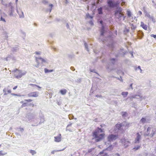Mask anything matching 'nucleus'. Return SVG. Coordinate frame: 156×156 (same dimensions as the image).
Instances as JSON below:
<instances>
[{
    "label": "nucleus",
    "mask_w": 156,
    "mask_h": 156,
    "mask_svg": "<svg viewBox=\"0 0 156 156\" xmlns=\"http://www.w3.org/2000/svg\"><path fill=\"white\" fill-rule=\"evenodd\" d=\"M101 133L103 132L102 130L100 128H98V130H97L93 133V136L94 138L95 139L96 142H98L101 140L104 136V134L103 133L99 134V132Z\"/></svg>",
    "instance_id": "nucleus-1"
},
{
    "label": "nucleus",
    "mask_w": 156,
    "mask_h": 156,
    "mask_svg": "<svg viewBox=\"0 0 156 156\" xmlns=\"http://www.w3.org/2000/svg\"><path fill=\"white\" fill-rule=\"evenodd\" d=\"M122 9L121 8H118L115 10V15L116 19L119 21H123L125 20L126 16L122 13Z\"/></svg>",
    "instance_id": "nucleus-2"
},
{
    "label": "nucleus",
    "mask_w": 156,
    "mask_h": 156,
    "mask_svg": "<svg viewBox=\"0 0 156 156\" xmlns=\"http://www.w3.org/2000/svg\"><path fill=\"white\" fill-rule=\"evenodd\" d=\"M12 72L14 73V76L17 79L21 78L23 76H24L27 73V72L24 70H19L16 69L12 71Z\"/></svg>",
    "instance_id": "nucleus-3"
},
{
    "label": "nucleus",
    "mask_w": 156,
    "mask_h": 156,
    "mask_svg": "<svg viewBox=\"0 0 156 156\" xmlns=\"http://www.w3.org/2000/svg\"><path fill=\"white\" fill-rule=\"evenodd\" d=\"M156 129L151 126L148 127L147 132L144 134V136H153L155 133Z\"/></svg>",
    "instance_id": "nucleus-4"
},
{
    "label": "nucleus",
    "mask_w": 156,
    "mask_h": 156,
    "mask_svg": "<svg viewBox=\"0 0 156 156\" xmlns=\"http://www.w3.org/2000/svg\"><path fill=\"white\" fill-rule=\"evenodd\" d=\"M35 60L37 64L36 65H35V66L37 68L39 67L40 62H41V63L42 64L48 63V60L47 59H44L40 57H35Z\"/></svg>",
    "instance_id": "nucleus-5"
},
{
    "label": "nucleus",
    "mask_w": 156,
    "mask_h": 156,
    "mask_svg": "<svg viewBox=\"0 0 156 156\" xmlns=\"http://www.w3.org/2000/svg\"><path fill=\"white\" fill-rule=\"evenodd\" d=\"M117 137V136L116 135L113 134L110 135L108 137V141L109 142L113 141L115 140Z\"/></svg>",
    "instance_id": "nucleus-6"
},
{
    "label": "nucleus",
    "mask_w": 156,
    "mask_h": 156,
    "mask_svg": "<svg viewBox=\"0 0 156 156\" xmlns=\"http://www.w3.org/2000/svg\"><path fill=\"white\" fill-rule=\"evenodd\" d=\"M110 62L111 63H109L108 65L106 66V69H109L110 70H112L113 69L111 68L110 66L112 65H113L115 62V58H112L110 60Z\"/></svg>",
    "instance_id": "nucleus-7"
},
{
    "label": "nucleus",
    "mask_w": 156,
    "mask_h": 156,
    "mask_svg": "<svg viewBox=\"0 0 156 156\" xmlns=\"http://www.w3.org/2000/svg\"><path fill=\"white\" fill-rule=\"evenodd\" d=\"M39 93L37 92H30L27 94L28 97H37L38 96Z\"/></svg>",
    "instance_id": "nucleus-8"
},
{
    "label": "nucleus",
    "mask_w": 156,
    "mask_h": 156,
    "mask_svg": "<svg viewBox=\"0 0 156 156\" xmlns=\"http://www.w3.org/2000/svg\"><path fill=\"white\" fill-rule=\"evenodd\" d=\"M136 136L135 139L134 143L136 144L139 143L140 142V141L141 139V136L139 134V133H136Z\"/></svg>",
    "instance_id": "nucleus-9"
},
{
    "label": "nucleus",
    "mask_w": 156,
    "mask_h": 156,
    "mask_svg": "<svg viewBox=\"0 0 156 156\" xmlns=\"http://www.w3.org/2000/svg\"><path fill=\"white\" fill-rule=\"evenodd\" d=\"M121 143L125 147H126L128 146L130 144L129 141L127 140H126L125 138L122 139L121 140Z\"/></svg>",
    "instance_id": "nucleus-10"
},
{
    "label": "nucleus",
    "mask_w": 156,
    "mask_h": 156,
    "mask_svg": "<svg viewBox=\"0 0 156 156\" xmlns=\"http://www.w3.org/2000/svg\"><path fill=\"white\" fill-rule=\"evenodd\" d=\"M61 134H59L58 136L54 137V141L56 142H59L61 141Z\"/></svg>",
    "instance_id": "nucleus-11"
},
{
    "label": "nucleus",
    "mask_w": 156,
    "mask_h": 156,
    "mask_svg": "<svg viewBox=\"0 0 156 156\" xmlns=\"http://www.w3.org/2000/svg\"><path fill=\"white\" fill-rule=\"evenodd\" d=\"M103 22L102 21L100 20V23L102 25L101 28V31H100V33H101L100 37H101V36H103L104 34L105 33V27L103 25Z\"/></svg>",
    "instance_id": "nucleus-12"
},
{
    "label": "nucleus",
    "mask_w": 156,
    "mask_h": 156,
    "mask_svg": "<svg viewBox=\"0 0 156 156\" xmlns=\"http://www.w3.org/2000/svg\"><path fill=\"white\" fill-rule=\"evenodd\" d=\"M145 16L149 18L154 23L156 22L155 19L152 16H151L148 13H146L145 14Z\"/></svg>",
    "instance_id": "nucleus-13"
},
{
    "label": "nucleus",
    "mask_w": 156,
    "mask_h": 156,
    "mask_svg": "<svg viewBox=\"0 0 156 156\" xmlns=\"http://www.w3.org/2000/svg\"><path fill=\"white\" fill-rule=\"evenodd\" d=\"M108 4L109 6L110 7H113L116 6V4L111 0H108Z\"/></svg>",
    "instance_id": "nucleus-14"
},
{
    "label": "nucleus",
    "mask_w": 156,
    "mask_h": 156,
    "mask_svg": "<svg viewBox=\"0 0 156 156\" xmlns=\"http://www.w3.org/2000/svg\"><path fill=\"white\" fill-rule=\"evenodd\" d=\"M40 121L39 124H41L43 123L45 121L44 115L42 114L40 115Z\"/></svg>",
    "instance_id": "nucleus-15"
},
{
    "label": "nucleus",
    "mask_w": 156,
    "mask_h": 156,
    "mask_svg": "<svg viewBox=\"0 0 156 156\" xmlns=\"http://www.w3.org/2000/svg\"><path fill=\"white\" fill-rule=\"evenodd\" d=\"M72 123H71L69 124L67 126V127L66 129V131H69L70 132H72L73 131V130H74V129H71L69 127L71 126L72 125Z\"/></svg>",
    "instance_id": "nucleus-16"
},
{
    "label": "nucleus",
    "mask_w": 156,
    "mask_h": 156,
    "mask_svg": "<svg viewBox=\"0 0 156 156\" xmlns=\"http://www.w3.org/2000/svg\"><path fill=\"white\" fill-rule=\"evenodd\" d=\"M16 9L17 13L19 14V16L20 17L22 18H24V15L23 12L21 11L20 13L19 12L17 8H16Z\"/></svg>",
    "instance_id": "nucleus-17"
},
{
    "label": "nucleus",
    "mask_w": 156,
    "mask_h": 156,
    "mask_svg": "<svg viewBox=\"0 0 156 156\" xmlns=\"http://www.w3.org/2000/svg\"><path fill=\"white\" fill-rule=\"evenodd\" d=\"M141 26L145 30H147V26L143 22H141Z\"/></svg>",
    "instance_id": "nucleus-18"
},
{
    "label": "nucleus",
    "mask_w": 156,
    "mask_h": 156,
    "mask_svg": "<svg viewBox=\"0 0 156 156\" xmlns=\"http://www.w3.org/2000/svg\"><path fill=\"white\" fill-rule=\"evenodd\" d=\"M143 35L144 34L141 31H139L138 32V36L139 38L141 39L143 37Z\"/></svg>",
    "instance_id": "nucleus-19"
},
{
    "label": "nucleus",
    "mask_w": 156,
    "mask_h": 156,
    "mask_svg": "<svg viewBox=\"0 0 156 156\" xmlns=\"http://www.w3.org/2000/svg\"><path fill=\"white\" fill-rule=\"evenodd\" d=\"M60 92L62 95H64L66 94L67 92V90L66 89H64L61 90L60 91Z\"/></svg>",
    "instance_id": "nucleus-20"
},
{
    "label": "nucleus",
    "mask_w": 156,
    "mask_h": 156,
    "mask_svg": "<svg viewBox=\"0 0 156 156\" xmlns=\"http://www.w3.org/2000/svg\"><path fill=\"white\" fill-rule=\"evenodd\" d=\"M65 149V148H64V149H62V150H54L53 151H52L51 153L52 154H55V152H59V151H63Z\"/></svg>",
    "instance_id": "nucleus-21"
},
{
    "label": "nucleus",
    "mask_w": 156,
    "mask_h": 156,
    "mask_svg": "<svg viewBox=\"0 0 156 156\" xmlns=\"http://www.w3.org/2000/svg\"><path fill=\"white\" fill-rule=\"evenodd\" d=\"M122 127V124H117L115 125V127L118 129V130H121Z\"/></svg>",
    "instance_id": "nucleus-22"
},
{
    "label": "nucleus",
    "mask_w": 156,
    "mask_h": 156,
    "mask_svg": "<svg viewBox=\"0 0 156 156\" xmlns=\"http://www.w3.org/2000/svg\"><path fill=\"white\" fill-rule=\"evenodd\" d=\"M14 12V9H10L9 15L10 16H13V12Z\"/></svg>",
    "instance_id": "nucleus-23"
},
{
    "label": "nucleus",
    "mask_w": 156,
    "mask_h": 156,
    "mask_svg": "<svg viewBox=\"0 0 156 156\" xmlns=\"http://www.w3.org/2000/svg\"><path fill=\"white\" fill-rule=\"evenodd\" d=\"M98 13L99 14H103L102 7H100L97 9Z\"/></svg>",
    "instance_id": "nucleus-24"
},
{
    "label": "nucleus",
    "mask_w": 156,
    "mask_h": 156,
    "mask_svg": "<svg viewBox=\"0 0 156 156\" xmlns=\"http://www.w3.org/2000/svg\"><path fill=\"white\" fill-rule=\"evenodd\" d=\"M93 17L90 16L89 13H87L86 15V18L90 19L91 20L93 19Z\"/></svg>",
    "instance_id": "nucleus-25"
},
{
    "label": "nucleus",
    "mask_w": 156,
    "mask_h": 156,
    "mask_svg": "<svg viewBox=\"0 0 156 156\" xmlns=\"http://www.w3.org/2000/svg\"><path fill=\"white\" fill-rule=\"evenodd\" d=\"M128 94V92H123L121 94L123 96L124 98H125L127 96Z\"/></svg>",
    "instance_id": "nucleus-26"
},
{
    "label": "nucleus",
    "mask_w": 156,
    "mask_h": 156,
    "mask_svg": "<svg viewBox=\"0 0 156 156\" xmlns=\"http://www.w3.org/2000/svg\"><path fill=\"white\" fill-rule=\"evenodd\" d=\"M146 122V119L145 118H142L140 121V123H141L143 124L145 123Z\"/></svg>",
    "instance_id": "nucleus-27"
},
{
    "label": "nucleus",
    "mask_w": 156,
    "mask_h": 156,
    "mask_svg": "<svg viewBox=\"0 0 156 156\" xmlns=\"http://www.w3.org/2000/svg\"><path fill=\"white\" fill-rule=\"evenodd\" d=\"M113 149V146L112 145H111L108 147L107 148L106 150L107 151H111Z\"/></svg>",
    "instance_id": "nucleus-28"
},
{
    "label": "nucleus",
    "mask_w": 156,
    "mask_h": 156,
    "mask_svg": "<svg viewBox=\"0 0 156 156\" xmlns=\"http://www.w3.org/2000/svg\"><path fill=\"white\" fill-rule=\"evenodd\" d=\"M8 7L9 8V9H14V7L12 5V3L11 2L9 3Z\"/></svg>",
    "instance_id": "nucleus-29"
},
{
    "label": "nucleus",
    "mask_w": 156,
    "mask_h": 156,
    "mask_svg": "<svg viewBox=\"0 0 156 156\" xmlns=\"http://www.w3.org/2000/svg\"><path fill=\"white\" fill-rule=\"evenodd\" d=\"M44 72L45 73H49V72H51L53 71V70H49L47 69L46 68H45L44 69Z\"/></svg>",
    "instance_id": "nucleus-30"
},
{
    "label": "nucleus",
    "mask_w": 156,
    "mask_h": 156,
    "mask_svg": "<svg viewBox=\"0 0 156 156\" xmlns=\"http://www.w3.org/2000/svg\"><path fill=\"white\" fill-rule=\"evenodd\" d=\"M30 152L32 155H34L36 154V152L32 150H30Z\"/></svg>",
    "instance_id": "nucleus-31"
},
{
    "label": "nucleus",
    "mask_w": 156,
    "mask_h": 156,
    "mask_svg": "<svg viewBox=\"0 0 156 156\" xmlns=\"http://www.w3.org/2000/svg\"><path fill=\"white\" fill-rule=\"evenodd\" d=\"M84 44L85 48V49L87 51H89V49L88 48V45H87V43H86V42L84 41Z\"/></svg>",
    "instance_id": "nucleus-32"
},
{
    "label": "nucleus",
    "mask_w": 156,
    "mask_h": 156,
    "mask_svg": "<svg viewBox=\"0 0 156 156\" xmlns=\"http://www.w3.org/2000/svg\"><path fill=\"white\" fill-rule=\"evenodd\" d=\"M11 94L13 96H18V97H21V96H24V95H21V94H14V93H12Z\"/></svg>",
    "instance_id": "nucleus-33"
},
{
    "label": "nucleus",
    "mask_w": 156,
    "mask_h": 156,
    "mask_svg": "<svg viewBox=\"0 0 156 156\" xmlns=\"http://www.w3.org/2000/svg\"><path fill=\"white\" fill-rule=\"evenodd\" d=\"M127 12L128 16L129 17H130L132 15V13L131 11L130 10H128Z\"/></svg>",
    "instance_id": "nucleus-34"
},
{
    "label": "nucleus",
    "mask_w": 156,
    "mask_h": 156,
    "mask_svg": "<svg viewBox=\"0 0 156 156\" xmlns=\"http://www.w3.org/2000/svg\"><path fill=\"white\" fill-rule=\"evenodd\" d=\"M136 99H138L140 100H141L142 99V97L140 96V95H136Z\"/></svg>",
    "instance_id": "nucleus-35"
},
{
    "label": "nucleus",
    "mask_w": 156,
    "mask_h": 156,
    "mask_svg": "<svg viewBox=\"0 0 156 156\" xmlns=\"http://www.w3.org/2000/svg\"><path fill=\"white\" fill-rule=\"evenodd\" d=\"M1 3L4 5L6 7L7 6V4L5 3V2L3 1V0H1Z\"/></svg>",
    "instance_id": "nucleus-36"
},
{
    "label": "nucleus",
    "mask_w": 156,
    "mask_h": 156,
    "mask_svg": "<svg viewBox=\"0 0 156 156\" xmlns=\"http://www.w3.org/2000/svg\"><path fill=\"white\" fill-rule=\"evenodd\" d=\"M6 152H3V151H0V155H5L7 154Z\"/></svg>",
    "instance_id": "nucleus-37"
},
{
    "label": "nucleus",
    "mask_w": 156,
    "mask_h": 156,
    "mask_svg": "<svg viewBox=\"0 0 156 156\" xmlns=\"http://www.w3.org/2000/svg\"><path fill=\"white\" fill-rule=\"evenodd\" d=\"M49 7H50V8L48 10V11L50 12H51L52 8L53 6V5L52 4H50L49 5Z\"/></svg>",
    "instance_id": "nucleus-38"
},
{
    "label": "nucleus",
    "mask_w": 156,
    "mask_h": 156,
    "mask_svg": "<svg viewBox=\"0 0 156 156\" xmlns=\"http://www.w3.org/2000/svg\"><path fill=\"white\" fill-rule=\"evenodd\" d=\"M19 48L17 47H16L15 48H13V51L16 52L18 50H19Z\"/></svg>",
    "instance_id": "nucleus-39"
},
{
    "label": "nucleus",
    "mask_w": 156,
    "mask_h": 156,
    "mask_svg": "<svg viewBox=\"0 0 156 156\" xmlns=\"http://www.w3.org/2000/svg\"><path fill=\"white\" fill-rule=\"evenodd\" d=\"M140 147V145H138L136 147H135L133 148V149H134L135 150H138L139 149Z\"/></svg>",
    "instance_id": "nucleus-40"
},
{
    "label": "nucleus",
    "mask_w": 156,
    "mask_h": 156,
    "mask_svg": "<svg viewBox=\"0 0 156 156\" xmlns=\"http://www.w3.org/2000/svg\"><path fill=\"white\" fill-rule=\"evenodd\" d=\"M42 3L44 5H46L48 3V1L47 0H43Z\"/></svg>",
    "instance_id": "nucleus-41"
},
{
    "label": "nucleus",
    "mask_w": 156,
    "mask_h": 156,
    "mask_svg": "<svg viewBox=\"0 0 156 156\" xmlns=\"http://www.w3.org/2000/svg\"><path fill=\"white\" fill-rule=\"evenodd\" d=\"M0 21H3L4 22H5V19L2 17V16H1L0 18Z\"/></svg>",
    "instance_id": "nucleus-42"
},
{
    "label": "nucleus",
    "mask_w": 156,
    "mask_h": 156,
    "mask_svg": "<svg viewBox=\"0 0 156 156\" xmlns=\"http://www.w3.org/2000/svg\"><path fill=\"white\" fill-rule=\"evenodd\" d=\"M27 106V104L26 103H23L21 105L22 107H24Z\"/></svg>",
    "instance_id": "nucleus-43"
},
{
    "label": "nucleus",
    "mask_w": 156,
    "mask_h": 156,
    "mask_svg": "<svg viewBox=\"0 0 156 156\" xmlns=\"http://www.w3.org/2000/svg\"><path fill=\"white\" fill-rule=\"evenodd\" d=\"M25 101H27V102H31L32 101V100L31 99H25L24 100Z\"/></svg>",
    "instance_id": "nucleus-44"
},
{
    "label": "nucleus",
    "mask_w": 156,
    "mask_h": 156,
    "mask_svg": "<svg viewBox=\"0 0 156 156\" xmlns=\"http://www.w3.org/2000/svg\"><path fill=\"white\" fill-rule=\"evenodd\" d=\"M131 28L132 30H134L136 28V27L133 24H132Z\"/></svg>",
    "instance_id": "nucleus-45"
},
{
    "label": "nucleus",
    "mask_w": 156,
    "mask_h": 156,
    "mask_svg": "<svg viewBox=\"0 0 156 156\" xmlns=\"http://www.w3.org/2000/svg\"><path fill=\"white\" fill-rule=\"evenodd\" d=\"M127 114V113L126 112H122V116L125 117L126 116V114Z\"/></svg>",
    "instance_id": "nucleus-46"
},
{
    "label": "nucleus",
    "mask_w": 156,
    "mask_h": 156,
    "mask_svg": "<svg viewBox=\"0 0 156 156\" xmlns=\"http://www.w3.org/2000/svg\"><path fill=\"white\" fill-rule=\"evenodd\" d=\"M136 95H132L131 97H130V99H133V98H136Z\"/></svg>",
    "instance_id": "nucleus-47"
},
{
    "label": "nucleus",
    "mask_w": 156,
    "mask_h": 156,
    "mask_svg": "<svg viewBox=\"0 0 156 156\" xmlns=\"http://www.w3.org/2000/svg\"><path fill=\"white\" fill-rule=\"evenodd\" d=\"M150 36L151 37H153L154 38H156V35L151 34Z\"/></svg>",
    "instance_id": "nucleus-48"
},
{
    "label": "nucleus",
    "mask_w": 156,
    "mask_h": 156,
    "mask_svg": "<svg viewBox=\"0 0 156 156\" xmlns=\"http://www.w3.org/2000/svg\"><path fill=\"white\" fill-rule=\"evenodd\" d=\"M19 131L22 132H23L24 131V129L22 128H19Z\"/></svg>",
    "instance_id": "nucleus-49"
},
{
    "label": "nucleus",
    "mask_w": 156,
    "mask_h": 156,
    "mask_svg": "<svg viewBox=\"0 0 156 156\" xmlns=\"http://www.w3.org/2000/svg\"><path fill=\"white\" fill-rule=\"evenodd\" d=\"M112 156H120V155L119 154L116 153L112 154Z\"/></svg>",
    "instance_id": "nucleus-50"
},
{
    "label": "nucleus",
    "mask_w": 156,
    "mask_h": 156,
    "mask_svg": "<svg viewBox=\"0 0 156 156\" xmlns=\"http://www.w3.org/2000/svg\"><path fill=\"white\" fill-rule=\"evenodd\" d=\"M121 73H122V74L123 75H124V74L123 72H122L121 70L118 71L117 72V73L118 74H119Z\"/></svg>",
    "instance_id": "nucleus-51"
},
{
    "label": "nucleus",
    "mask_w": 156,
    "mask_h": 156,
    "mask_svg": "<svg viewBox=\"0 0 156 156\" xmlns=\"http://www.w3.org/2000/svg\"><path fill=\"white\" fill-rule=\"evenodd\" d=\"M89 23L91 25H94V23L93 22V21L91 20L89 21Z\"/></svg>",
    "instance_id": "nucleus-52"
},
{
    "label": "nucleus",
    "mask_w": 156,
    "mask_h": 156,
    "mask_svg": "<svg viewBox=\"0 0 156 156\" xmlns=\"http://www.w3.org/2000/svg\"><path fill=\"white\" fill-rule=\"evenodd\" d=\"M30 85H32V86H36V87H38V88H41V87L38 86V85H35V84H30Z\"/></svg>",
    "instance_id": "nucleus-53"
},
{
    "label": "nucleus",
    "mask_w": 156,
    "mask_h": 156,
    "mask_svg": "<svg viewBox=\"0 0 156 156\" xmlns=\"http://www.w3.org/2000/svg\"><path fill=\"white\" fill-rule=\"evenodd\" d=\"M41 53V52L40 51H36L35 52V53L36 54L38 55H40Z\"/></svg>",
    "instance_id": "nucleus-54"
},
{
    "label": "nucleus",
    "mask_w": 156,
    "mask_h": 156,
    "mask_svg": "<svg viewBox=\"0 0 156 156\" xmlns=\"http://www.w3.org/2000/svg\"><path fill=\"white\" fill-rule=\"evenodd\" d=\"M69 119H74V116L73 115H72V117L69 116Z\"/></svg>",
    "instance_id": "nucleus-55"
},
{
    "label": "nucleus",
    "mask_w": 156,
    "mask_h": 156,
    "mask_svg": "<svg viewBox=\"0 0 156 156\" xmlns=\"http://www.w3.org/2000/svg\"><path fill=\"white\" fill-rule=\"evenodd\" d=\"M66 27L68 29L69 28V26L68 23H67L66 25Z\"/></svg>",
    "instance_id": "nucleus-56"
},
{
    "label": "nucleus",
    "mask_w": 156,
    "mask_h": 156,
    "mask_svg": "<svg viewBox=\"0 0 156 156\" xmlns=\"http://www.w3.org/2000/svg\"><path fill=\"white\" fill-rule=\"evenodd\" d=\"M18 1V0H16V8H17V2Z\"/></svg>",
    "instance_id": "nucleus-57"
},
{
    "label": "nucleus",
    "mask_w": 156,
    "mask_h": 156,
    "mask_svg": "<svg viewBox=\"0 0 156 156\" xmlns=\"http://www.w3.org/2000/svg\"><path fill=\"white\" fill-rule=\"evenodd\" d=\"M21 33L22 34H23V35H24V36H25V35H26V34H25V33H24V32H23V31H22V32H21Z\"/></svg>",
    "instance_id": "nucleus-58"
},
{
    "label": "nucleus",
    "mask_w": 156,
    "mask_h": 156,
    "mask_svg": "<svg viewBox=\"0 0 156 156\" xmlns=\"http://www.w3.org/2000/svg\"><path fill=\"white\" fill-rule=\"evenodd\" d=\"M70 69L72 70H73V71H74L75 69L74 68V67H70Z\"/></svg>",
    "instance_id": "nucleus-59"
},
{
    "label": "nucleus",
    "mask_w": 156,
    "mask_h": 156,
    "mask_svg": "<svg viewBox=\"0 0 156 156\" xmlns=\"http://www.w3.org/2000/svg\"><path fill=\"white\" fill-rule=\"evenodd\" d=\"M141 69L140 68V66H138L137 67V68H136V69H135L136 70L137 69Z\"/></svg>",
    "instance_id": "nucleus-60"
},
{
    "label": "nucleus",
    "mask_w": 156,
    "mask_h": 156,
    "mask_svg": "<svg viewBox=\"0 0 156 156\" xmlns=\"http://www.w3.org/2000/svg\"><path fill=\"white\" fill-rule=\"evenodd\" d=\"M90 72H92L95 73V70L94 69H91L90 70Z\"/></svg>",
    "instance_id": "nucleus-61"
},
{
    "label": "nucleus",
    "mask_w": 156,
    "mask_h": 156,
    "mask_svg": "<svg viewBox=\"0 0 156 156\" xmlns=\"http://www.w3.org/2000/svg\"><path fill=\"white\" fill-rule=\"evenodd\" d=\"M132 85H133V83H131L130 85V87H131V88L132 89V90H133V87H132Z\"/></svg>",
    "instance_id": "nucleus-62"
},
{
    "label": "nucleus",
    "mask_w": 156,
    "mask_h": 156,
    "mask_svg": "<svg viewBox=\"0 0 156 156\" xmlns=\"http://www.w3.org/2000/svg\"><path fill=\"white\" fill-rule=\"evenodd\" d=\"M138 13H139V14H140V15H142V12H141V11H139L138 12Z\"/></svg>",
    "instance_id": "nucleus-63"
},
{
    "label": "nucleus",
    "mask_w": 156,
    "mask_h": 156,
    "mask_svg": "<svg viewBox=\"0 0 156 156\" xmlns=\"http://www.w3.org/2000/svg\"><path fill=\"white\" fill-rule=\"evenodd\" d=\"M96 96L97 97H102V96L101 95H96Z\"/></svg>",
    "instance_id": "nucleus-64"
}]
</instances>
